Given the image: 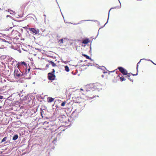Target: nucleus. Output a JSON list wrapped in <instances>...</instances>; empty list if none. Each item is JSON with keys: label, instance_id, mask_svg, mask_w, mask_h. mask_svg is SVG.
Returning <instances> with one entry per match:
<instances>
[{"label": "nucleus", "instance_id": "nucleus-2", "mask_svg": "<svg viewBox=\"0 0 156 156\" xmlns=\"http://www.w3.org/2000/svg\"><path fill=\"white\" fill-rule=\"evenodd\" d=\"M93 84H90L86 86L85 87L84 89L86 90V91H91L94 90V88Z\"/></svg>", "mask_w": 156, "mask_h": 156}, {"label": "nucleus", "instance_id": "nucleus-7", "mask_svg": "<svg viewBox=\"0 0 156 156\" xmlns=\"http://www.w3.org/2000/svg\"><path fill=\"white\" fill-rule=\"evenodd\" d=\"M83 101L82 98L80 97H77L74 100V102L76 103H80Z\"/></svg>", "mask_w": 156, "mask_h": 156}, {"label": "nucleus", "instance_id": "nucleus-10", "mask_svg": "<svg viewBox=\"0 0 156 156\" xmlns=\"http://www.w3.org/2000/svg\"><path fill=\"white\" fill-rule=\"evenodd\" d=\"M54 99L51 97H49L47 98V101L48 102L50 103L54 101Z\"/></svg>", "mask_w": 156, "mask_h": 156}, {"label": "nucleus", "instance_id": "nucleus-27", "mask_svg": "<svg viewBox=\"0 0 156 156\" xmlns=\"http://www.w3.org/2000/svg\"><path fill=\"white\" fill-rule=\"evenodd\" d=\"M132 75H133V76H136V74H133L132 73Z\"/></svg>", "mask_w": 156, "mask_h": 156}, {"label": "nucleus", "instance_id": "nucleus-31", "mask_svg": "<svg viewBox=\"0 0 156 156\" xmlns=\"http://www.w3.org/2000/svg\"><path fill=\"white\" fill-rule=\"evenodd\" d=\"M37 1H40V0H36Z\"/></svg>", "mask_w": 156, "mask_h": 156}, {"label": "nucleus", "instance_id": "nucleus-1", "mask_svg": "<svg viewBox=\"0 0 156 156\" xmlns=\"http://www.w3.org/2000/svg\"><path fill=\"white\" fill-rule=\"evenodd\" d=\"M14 75L16 78L21 77L23 75V73L20 71V68L14 70Z\"/></svg>", "mask_w": 156, "mask_h": 156}, {"label": "nucleus", "instance_id": "nucleus-19", "mask_svg": "<svg viewBox=\"0 0 156 156\" xmlns=\"http://www.w3.org/2000/svg\"><path fill=\"white\" fill-rule=\"evenodd\" d=\"M66 104V102L65 101L62 103L61 105L62 106H64Z\"/></svg>", "mask_w": 156, "mask_h": 156}, {"label": "nucleus", "instance_id": "nucleus-26", "mask_svg": "<svg viewBox=\"0 0 156 156\" xmlns=\"http://www.w3.org/2000/svg\"><path fill=\"white\" fill-rule=\"evenodd\" d=\"M11 17V16H9V15H7V17Z\"/></svg>", "mask_w": 156, "mask_h": 156}, {"label": "nucleus", "instance_id": "nucleus-6", "mask_svg": "<svg viewBox=\"0 0 156 156\" xmlns=\"http://www.w3.org/2000/svg\"><path fill=\"white\" fill-rule=\"evenodd\" d=\"M118 69H119V71L122 73L123 75H126L127 74V71L123 67H119Z\"/></svg>", "mask_w": 156, "mask_h": 156}, {"label": "nucleus", "instance_id": "nucleus-33", "mask_svg": "<svg viewBox=\"0 0 156 156\" xmlns=\"http://www.w3.org/2000/svg\"><path fill=\"white\" fill-rule=\"evenodd\" d=\"M155 65H156V64L154 63Z\"/></svg>", "mask_w": 156, "mask_h": 156}, {"label": "nucleus", "instance_id": "nucleus-24", "mask_svg": "<svg viewBox=\"0 0 156 156\" xmlns=\"http://www.w3.org/2000/svg\"><path fill=\"white\" fill-rule=\"evenodd\" d=\"M128 79H129V80H130V81H132V82H133V79H131L130 78V77H129L128 78Z\"/></svg>", "mask_w": 156, "mask_h": 156}, {"label": "nucleus", "instance_id": "nucleus-4", "mask_svg": "<svg viewBox=\"0 0 156 156\" xmlns=\"http://www.w3.org/2000/svg\"><path fill=\"white\" fill-rule=\"evenodd\" d=\"M94 90H99L102 89V85L100 83H93Z\"/></svg>", "mask_w": 156, "mask_h": 156}, {"label": "nucleus", "instance_id": "nucleus-21", "mask_svg": "<svg viewBox=\"0 0 156 156\" xmlns=\"http://www.w3.org/2000/svg\"><path fill=\"white\" fill-rule=\"evenodd\" d=\"M13 27H10V28H9V29H7V28H6V29H5V30H9V29H12V28Z\"/></svg>", "mask_w": 156, "mask_h": 156}, {"label": "nucleus", "instance_id": "nucleus-15", "mask_svg": "<svg viewBox=\"0 0 156 156\" xmlns=\"http://www.w3.org/2000/svg\"><path fill=\"white\" fill-rule=\"evenodd\" d=\"M83 56L84 57H85L86 58L88 59H90V57L88 55H86L85 54H83Z\"/></svg>", "mask_w": 156, "mask_h": 156}, {"label": "nucleus", "instance_id": "nucleus-3", "mask_svg": "<svg viewBox=\"0 0 156 156\" xmlns=\"http://www.w3.org/2000/svg\"><path fill=\"white\" fill-rule=\"evenodd\" d=\"M55 75L52 73H48V80H53L55 79Z\"/></svg>", "mask_w": 156, "mask_h": 156}, {"label": "nucleus", "instance_id": "nucleus-13", "mask_svg": "<svg viewBox=\"0 0 156 156\" xmlns=\"http://www.w3.org/2000/svg\"><path fill=\"white\" fill-rule=\"evenodd\" d=\"M65 70L67 72L69 71V69L68 66H65Z\"/></svg>", "mask_w": 156, "mask_h": 156}, {"label": "nucleus", "instance_id": "nucleus-14", "mask_svg": "<svg viewBox=\"0 0 156 156\" xmlns=\"http://www.w3.org/2000/svg\"><path fill=\"white\" fill-rule=\"evenodd\" d=\"M49 63H51L53 67H55L56 66V64L53 62L51 61L49 62Z\"/></svg>", "mask_w": 156, "mask_h": 156}, {"label": "nucleus", "instance_id": "nucleus-16", "mask_svg": "<svg viewBox=\"0 0 156 156\" xmlns=\"http://www.w3.org/2000/svg\"><path fill=\"white\" fill-rule=\"evenodd\" d=\"M41 115L42 116V118H43L44 117L43 116V114L44 113V112L41 109Z\"/></svg>", "mask_w": 156, "mask_h": 156}, {"label": "nucleus", "instance_id": "nucleus-8", "mask_svg": "<svg viewBox=\"0 0 156 156\" xmlns=\"http://www.w3.org/2000/svg\"><path fill=\"white\" fill-rule=\"evenodd\" d=\"M22 65H24L25 67L26 68V69L27 68V63L24 62H19L18 63V66H17L18 68H20V66Z\"/></svg>", "mask_w": 156, "mask_h": 156}, {"label": "nucleus", "instance_id": "nucleus-23", "mask_svg": "<svg viewBox=\"0 0 156 156\" xmlns=\"http://www.w3.org/2000/svg\"><path fill=\"white\" fill-rule=\"evenodd\" d=\"M84 88L83 89H82V88H81L80 89V90H82V91H85L86 90L84 89Z\"/></svg>", "mask_w": 156, "mask_h": 156}, {"label": "nucleus", "instance_id": "nucleus-9", "mask_svg": "<svg viewBox=\"0 0 156 156\" xmlns=\"http://www.w3.org/2000/svg\"><path fill=\"white\" fill-rule=\"evenodd\" d=\"M90 41L89 39H86L82 41V43L84 44H87L90 42Z\"/></svg>", "mask_w": 156, "mask_h": 156}, {"label": "nucleus", "instance_id": "nucleus-18", "mask_svg": "<svg viewBox=\"0 0 156 156\" xmlns=\"http://www.w3.org/2000/svg\"><path fill=\"white\" fill-rule=\"evenodd\" d=\"M63 39H61L59 41V42L60 43L62 44L63 43Z\"/></svg>", "mask_w": 156, "mask_h": 156}, {"label": "nucleus", "instance_id": "nucleus-28", "mask_svg": "<svg viewBox=\"0 0 156 156\" xmlns=\"http://www.w3.org/2000/svg\"><path fill=\"white\" fill-rule=\"evenodd\" d=\"M30 68H29V69H28V73L29 72V71H30Z\"/></svg>", "mask_w": 156, "mask_h": 156}, {"label": "nucleus", "instance_id": "nucleus-29", "mask_svg": "<svg viewBox=\"0 0 156 156\" xmlns=\"http://www.w3.org/2000/svg\"><path fill=\"white\" fill-rule=\"evenodd\" d=\"M139 62H138V64H137V68H138V64H139Z\"/></svg>", "mask_w": 156, "mask_h": 156}, {"label": "nucleus", "instance_id": "nucleus-12", "mask_svg": "<svg viewBox=\"0 0 156 156\" xmlns=\"http://www.w3.org/2000/svg\"><path fill=\"white\" fill-rule=\"evenodd\" d=\"M118 76L120 77V80L122 81H123L125 80H126L124 77L123 76L120 77L119 75H118Z\"/></svg>", "mask_w": 156, "mask_h": 156}, {"label": "nucleus", "instance_id": "nucleus-25", "mask_svg": "<svg viewBox=\"0 0 156 156\" xmlns=\"http://www.w3.org/2000/svg\"><path fill=\"white\" fill-rule=\"evenodd\" d=\"M3 98V96L0 95V99H2Z\"/></svg>", "mask_w": 156, "mask_h": 156}, {"label": "nucleus", "instance_id": "nucleus-17", "mask_svg": "<svg viewBox=\"0 0 156 156\" xmlns=\"http://www.w3.org/2000/svg\"><path fill=\"white\" fill-rule=\"evenodd\" d=\"M7 139V137H4L2 140V142H3L6 141Z\"/></svg>", "mask_w": 156, "mask_h": 156}, {"label": "nucleus", "instance_id": "nucleus-32", "mask_svg": "<svg viewBox=\"0 0 156 156\" xmlns=\"http://www.w3.org/2000/svg\"><path fill=\"white\" fill-rule=\"evenodd\" d=\"M102 77H103V76H104L103 75H102Z\"/></svg>", "mask_w": 156, "mask_h": 156}, {"label": "nucleus", "instance_id": "nucleus-5", "mask_svg": "<svg viewBox=\"0 0 156 156\" xmlns=\"http://www.w3.org/2000/svg\"><path fill=\"white\" fill-rule=\"evenodd\" d=\"M29 30L31 31L32 33L33 34L36 35L38 34L39 32V30L38 29L36 30L34 28L29 27L28 28Z\"/></svg>", "mask_w": 156, "mask_h": 156}, {"label": "nucleus", "instance_id": "nucleus-30", "mask_svg": "<svg viewBox=\"0 0 156 156\" xmlns=\"http://www.w3.org/2000/svg\"><path fill=\"white\" fill-rule=\"evenodd\" d=\"M25 73H27V70H26Z\"/></svg>", "mask_w": 156, "mask_h": 156}, {"label": "nucleus", "instance_id": "nucleus-22", "mask_svg": "<svg viewBox=\"0 0 156 156\" xmlns=\"http://www.w3.org/2000/svg\"><path fill=\"white\" fill-rule=\"evenodd\" d=\"M52 70H53L52 72H51V73H52L54 74L55 72V70L54 69H53Z\"/></svg>", "mask_w": 156, "mask_h": 156}, {"label": "nucleus", "instance_id": "nucleus-20", "mask_svg": "<svg viewBox=\"0 0 156 156\" xmlns=\"http://www.w3.org/2000/svg\"><path fill=\"white\" fill-rule=\"evenodd\" d=\"M132 75V73H127V74L126 75H127L128 77H130V76Z\"/></svg>", "mask_w": 156, "mask_h": 156}, {"label": "nucleus", "instance_id": "nucleus-11", "mask_svg": "<svg viewBox=\"0 0 156 156\" xmlns=\"http://www.w3.org/2000/svg\"><path fill=\"white\" fill-rule=\"evenodd\" d=\"M18 135L17 134L15 135L12 138V139L13 140H16L18 138Z\"/></svg>", "mask_w": 156, "mask_h": 156}]
</instances>
